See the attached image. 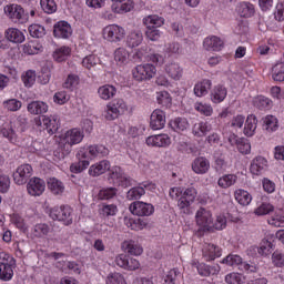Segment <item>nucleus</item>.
Returning <instances> with one entry per match:
<instances>
[{
    "label": "nucleus",
    "instance_id": "nucleus-1",
    "mask_svg": "<svg viewBox=\"0 0 284 284\" xmlns=\"http://www.w3.org/2000/svg\"><path fill=\"white\" fill-rule=\"evenodd\" d=\"M85 139V133L79 128H73L64 132L60 138V148L64 154L72 152L73 145H79Z\"/></svg>",
    "mask_w": 284,
    "mask_h": 284
},
{
    "label": "nucleus",
    "instance_id": "nucleus-2",
    "mask_svg": "<svg viewBox=\"0 0 284 284\" xmlns=\"http://www.w3.org/2000/svg\"><path fill=\"white\" fill-rule=\"evenodd\" d=\"M4 14L12 23H19L21 26L28 23L30 20V14L26 12V9L21 4H7L4 7Z\"/></svg>",
    "mask_w": 284,
    "mask_h": 284
},
{
    "label": "nucleus",
    "instance_id": "nucleus-3",
    "mask_svg": "<svg viewBox=\"0 0 284 284\" xmlns=\"http://www.w3.org/2000/svg\"><path fill=\"white\" fill-rule=\"evenodd\" d=\"M221 263L223 265H229V267H237L240 272H247V274H254L255 272H258V267L256 265L243 262V257L236 254H229L221 261Z\"/></svg>",
    "mask_w": 284,
    "mask_h": 284
},
{
    "label": "nucleus",
    "instance_id": "nucleus-4",
    "mask_svg": "<svg viewBox=\"0 0 284 284\" xmlns=\"http://www.w3.org/2000/svg\"><path fill=\"white\" fill-rule=\"evenodd\" d=\"M0 280L1 281H11L12 276H14V265H17V261L14 257L8 253H0Z\"/></svg>",
    "mask_w": 284,
    "mask_h": 284
},
{
    "label": "nucleus",
    "instance_id": "nucleus-5",
    "mask_svg": "<svg viewBox=\"0 0 284 284\" xmlns=\"http://www.w3.org/2000/svg\"><path fill=\"white\" fill-rule=\"evenodd\" d=\"M49 216L53 221H60L63 225H72L73 211L69 205L54 206L50 210Z\"/></svg>",
    "mask_w": 284,
    "mask_h": 284
},
{
    "label": "nucleus",
    "instance_id": "nucleus-6",
    "mask_svg": "<svg viewBox=\"0 0 284 284\" xmlns=\"http://www.w3.org/2000/svg\"><path fill=\"white\" fill-rule=\"evenodd\" d=\"M156 75V67L150 63L139 64L132 69V78L134 81H150Z\"/></svg>",
    "mask_w": 284,
    "mask_h": 284
},
{
    "label": "nucleus",
    "instance_id": "nucleus-7",
    "mask_svg": "<svg viewBox=\"0 0 284 284\" xmlns=\"http://www.w3.org/2000/svg\"><path fill=\"white\" fill-rule=\"evenodd\" d=\"M102 37L109 43H119L125 39V29L119 24H109L103 29Z\"/></svg>",
    "mask_w": 284,
    "mask_h": 284
},
{
    "label": "nucleus",
    "instance_id": "nucleus-8",
    "mask_svg": "<svg viewBox=\"0 0 284 284\" xmlns=\"http://www.w3.org/2000/svg\"><path fill=\"white\" fill-rule=\"evenodd\" d=\"M195 222L201 232H210L212 230V212L207 209H199L195 213Z\"/></svg>",
    "mask_w": 284,
    "mask_h": 284
},
{
    "label": "nucleus",
    "instance_id": "nucleus-9",
    "mask_svg": "<svg viewBox=\"0 0 284 284\" xmlns=\"http://www.w3.org/2000/svg\"><path fill=\"white\" fill-rule=\"evenodd\" d=\"M78 162H74L70 165V170L73 174H81L84 170L90 168V156L88 151L84 148L80 149L77 153Z\"/></svg>",
    "mask_w": 284,
    "mask_h": 284
},
{
    "label": "nucleus",
    "instance_id": "nucleus-10",
    "mask_svg": "<svg viewBox=\"0 0 284 284\" xmlns=\"http://www.w3.org/2000/svg\"><path fill=\"white\" fill-rule=\"evenodd\" d=\"M129 210L131 214H134L135 216H152V214H154V205L143 201L131 203Z\"/></svg>",
    "mask_w": 284,
    "mask_h": 284
},
{
    "label": "nucleus",
    "instance_id": "nucleus-11",
    "mask_svg": "<svg viewBox=\"0 0 284 284\" xmlns=\"http://www.w3.org/2000/svg\"><path fill=\"white\" fill-rule=\"evenodd\" d=\"M32 176V166L30 164H22L17 168L13 173V181L16 185H26Z\"/></svg>",
    "mask_w": 284,
    "mask_h": 284
},
{
    "label": "nucleus",
    "instance_id": "nucleus-12",
    "mask_svg": "<svg viewBox=\"0 0 284 284\" xmlns=\"http://www.w3.org/2000/svg\"><path fill=\"white\" fill-rule=\"evenodd\" d=\"M27 192L30 196H41L45 192V181L41 178H32L27 183Z\"/></svg>",
    "mask_w": 284,
    "mask_h": 284
},
{
    "label": "nucleus",
    "instance_id": "nucleus-13",
    "mask_svg": "<svg viewBox=\"0 0 284 284\" xmlns=\"http://www.w3.org/2000/svg\"><path fill=\"white\" fill-rule=\"evenodd\" d=\"M110 179L115 185H121L122 187H130L132 185V179L128 178L119 166H114L111 170Z\"/></svg>",
    "mask_w": 284,
    "mask_h": 284
},
{
    "label": "nucleus",
    "instance_id": "nucleus-14",
    "mask_svg": "<svg viewBox=\"0 0 284 284\" xmlns=\"http://www.w3.org/2000/svg\"><path fill=\"white\" fill-rule=\"evenodd\" d=\"M165 123H166L165 111L161 109H155L151 113L150 128L152 130H163V128H165Z\"/></svg>",
    "mask_w": 284,
    "mask_h": 284
},
{
    "label": "nucleus",
    "instance_id": "nucleus-15",
    "mask_svg": "<svg viewBox=\"0 0 284 284\" xmlns=\"http://www.w3.org/2000/svg\"><path fill=\"white\" fill-rule=\"evenodd\" d=\"M171 143L172 139L165 133L146 138V145L151 148H168Z\"/></svg>",
    "mask_w": 284,
    "mask_h": 284
},
{
    "label": "nucleus",
    "instance_id": "nucleus-16",
    "mask_svg": "<svg viewBox=\"0 0 284 284\" xmlns=\"http://www.w3.org/2000/svg\"><path fill=\"white\" fill-rule=\"evenodd\" d=\"M222 251L216 244L205 243L202 248V256L204 261H215L221 257Z\"/></svg>",
    "mask_w": 284,
    "mask_h": 284
},
{
    "label": "nucleus",
    "instance_id": "nucleus-17",
    "mask_svg": "<svg viewBox=\"0 0 284 284\" xmlns=\"http://www.w3.org/2000/svg\"><path fill=\"white\" fill-rule=\"evenodd\" d=\"M53 34L58 39H70L72 37V27L67 21H60L54 24Z\"/></svg>",
    "mask_w": 284,
    "mask_h": 284
},
{
    "label": "nucleus",
    "instance_id": "nucleus-18",
    "mask_svg": "<svg viewBox=\"0 0 284 284\" xmlns=\"http://www.w3.org/2000/svg\"><path fill=\"white\" fill-rule=\"evenodd\" d=\"M210 99L212 103H215V104L223 103V101L227 99V87L223 84H217L213 87L210 93Z\"/></svg>",
    "mask_w": 284,
    "mask_h": 284
},
{
    "label": "nucleus",
    "instance_id": "nucleus-19",
    "mask_svg": "<svg viewBox=\"0 0 284 284\" xmlns=\"http://www.w3.org/2000/svg\"><path fill=\"white\" fill-rule=\"evenodd\" d=\"M141 43H143V31L139 28L130 30L126 36L128 48H139Z\"/></svg>",
    "mask_w": 284,
    "mask_h": 284
},
{
    "label": "nucleus",
    "instance_id": "nucleus-20",
    "mask_svg": "<svg viewBox=\"0 0 284 284\" xmlns=\"http://www.w3.org/2000/svg\"><path fill=\"white\" fill-rule=\"evenodd\" d=\"M165 73L170 79H173V81H181L183 77V68L178 62H169L165 64Z\"/></svg>",
    "mask_w": 284,
    "mask_h": 284
},
{
    "label": "nucleus",
    "instance_id": "nucleus-21",
    "mask_svg": "<svg viewBox=\"0 0 284 284\" xmlns=\"http://www.w3.org/2000/svg\"><path fill=\"white\" fill-rule=\"evenodd\" d=\"M193 265L196 267L200 276H215L221 272V266L219 264L210 266L205 263H194Z\"/></svg>",
    "mask_w": 284,
    "mask_h": 284
},
{
    "label": "nucleus",
    "instance_id": "nucleus-22",
    "mask_svg": "<svg viewBox=\"0 0 284 284\" xmlns=\"http://www.w3.org/2000/svg\"><path fill=\"white\" fill-rule=\"evenodd\" d=\"M192 171L195 174H207L210 172V160L200 156L192 162Z\"/></svg>",
    "mask_w": 284,
    "mask_h": 284
},
{
    "label": "nucleus",
    "instance_id": "nucleus-23",
    "mask_svg": "<svg viewBox=\"0 0 284 284\" xmlns=\"http://www.w3.org/2000/svg\"><path fill=\"white\" fill-rule=\"evenodd\" d=\"M4 38L7 41H10V43H23V41H26V34L18 28H8L4 31Z\"/></svg>",
    "mask_w": 284,
    "mask_h": 284
},
{
    "label": "nucleus",
    "instance_id": "nucleus-24",
    "mask_svg": "<svg viewBox=\"0 0 284 284\" xmlns=\"http://www.w3.org/2000/svg\"><path fill=\"white\" fill-rule=\"evenodd\" d=\"M42 123L49 134H54L59 130V115H42Z\"/></svg>",
    "mask_w": 284,
    "mask_h": 284
},
{
    "label": "nucleus",
    "instance_id": "nucleus-25",
    "mask_svg": "<svg viewBox=\"0 0 284 284\" xmlns=\"http://www.w3.org/2000/svg\"><path fill=\"white\" fill-rule=\"evenodd\" d=\"M235 10L237 14L244 19H250V17H254V13L256 12V10L254 9V4L247 1L239 2Z\"/></svg>",
    "mask_w": 284,
    "mask_h": 284
},
{
    "label": "nucleus",
    "instance_id": "nucleus-26",
    "mask_svg": "<svg viewBox=\"0 0 284 284\" xmlns=\"http://www.w3.org/2000/svg\"><path fill=\"white\" fill-rule=\"evenodd\" d=\"M87 152H88L87 154L90 160L101 159V158L108 156V154H110V150H108V148H105L104 145H101V144L90 145L87 149Z\"/></svg>",
    "mask_w": 284,
    "mask_h": 284
},
{
    "label": "nucleus",
    "instance_id": "nucleus-27",
    "mask_svg": "<svg viewBox=\"0 0 284 284\" xmlns=\"http://www.w3.org/2000/svg\"><path fill=\"white\" fill-rule=\"evenodd\" d=\"M110 170V161L102 160L100 162H97L95 164H92L89 168V176H101V174H105Z\"/></svg>",
    "mask_w": 284,
    "mask_h": 284
},
{
    "label": "nucleus",
    "instance_id": "nucleus-28",
    "mask_svg": "<svg viewBox=\"0 0 284 284\" xmlns=\"http://www.w3.org/2000/svg\"><path fill=\"white\" fill-rule=\"evenodd\" d=\"M267 170V160L263 156H256L251 162V172L255 174V176L261 175L263 172Z\"/></svg>",
    "mask_w": 284,
    "mask_h": 284
},
{
    "label": "nucleus",
    "instance_id": "nucleus-29",
    "mask_svg": "<svg viewBox=\"0 0 284 284\" xmlns=\"http://www.w3.org/2000/svg\"><path fill=\"white\" fill-rule=\"evenodd\" d=\"M210 90H212V80L210 79H204L197 82L193 89L195 97L199 98L207 97Z\"/></svg>",
    "mask_w": 284,
    "mask_h": 284
},
{
    "label": "nucleus",
    "instance_id": "nucleus-30",
    "mask_svg": "<svg viewBox=\"0 0 284 284\" xmlns=\"http://www.w3.org/2000/svg\"><path fill=\"white\" fill-rule=\"evenodd\" d=\"M48 109V103L39 100L30 102L27 106L28 112L34 115L45 114Z\"/></svg>",
    "mask_w": 284,
    "mask_h": 284
},
{
    "label": "nucleus",
    "instance_id": "nucleus-31",
    "mask_svg": "<svg viewBox=\"0 0 284 284\" xmlns=\"http://www.w3.org/2000/svg\"><path fill=\"white\" fill-rule=\"evenodd\" d=\"M203 47L205 50L219 52L223 48V40L216 36L209 37L204 40Z\"/></svg>",
    "mask_w": 284,
    "mask_h": 284
},
{
    "label": "nucleus",
    "instance_id": "nucleus-32",
    "mask_svg": "<svg viewBox=\"0 0 284 284\" xmlns=\"http://www.w3.org/2000/svg\"><path fill=\"white\" fill-rule=\"evenodd\" d=\"M98 94L102 101H110L116 97V87L112 84H104L98 89Z\"/></svg>",
    "mask_w": 284,
    "mask_h": 284
},
{
    "label": "nucleus",
    "instance_id": "nucleus-33",
    "mask_svg": "<svg viewBox=\"0 0 284 284\" xmlns=\"http://www.w3.org/2000/svg\"><path fill=\"white\" fill-rule=\"evenodd\" d=\"M257 125H258V120L256 119V115L254 114L248 115L244 124V135L254 136V134L256 133Z\"/></svg>",
    "mask_w": 284,
    "mask_h": 284
},
{
    "label": "nucleus",
    "instance_id": "nucleus-34",
    "mask_svg": "<svg viewBox=\"0 0 284 284\" xmlns=\"http://www.w3.org/2000/svg\"><path fill=\"white\" fill-rule=\"evenodd\" d=\"M2 136H4V139H8L11 143H16L17 142V129H14V125L12 124V122H7L1 126L0 130Z\"/></svg>",
    "mask_w": 284,
    "mask_h": 284
},
{
    "label": "nucleus",
    "instance_id": "nucleus-35",
    "mask_svg": "<svg viewBox=\"0 0 284 284\" xmlns=\"http://www.w3.org/2000/svg\"><path fill=\"white\" fill-rule=\"evenodd\" d=\"M142 23L145 26V28H161V26L165 23V19H163L161 16L151 14L144 17L142 19Z\"/></svg>",
    "mask_w": 284,
    "mask_h": 284
},
{
    "label": "nucleus",
    "instance_id": "nucleus-36",
    "mask_svg": "<svg viewBox=\"0 0 284 284\" xmlns=\"http://www.w3.org/2000/svg\"><path fill=\"white\" fill-rule=\"evenodd\" d=\"M122 247L132 256H141L143 254V247L132 240L123 242Z\"/></svg>",
    "mask_w": 284,
    "mask_h": 284
},
{
    "label": "nucleus",
    "instance_id": "nucleus-37",
    "mask_svg": "<svg viewBox=\"0 0 284 284\" xmlns=\"http://www.w3.org/2000/svg\"><path fill=\"white\" fill-rule=\"evenodd\" d=\"M113 57L118 65H125L130 61V52L123 47L115 49Z\"/></svg>",
    "mask_w": 284,
    "mask_h": 284
},
{
    "label": "nucleus",
    "instance_id": "nucleus-38",
    "mask_svg": "<svg viewBox=\"0 0 284 284\" xmlns=\"http://www.w3.org/2000/svg\"><path fill=\"white\" fill-rule=\"evenodd\" d=\"M48 234H50V225L45 223L36 224L31 230L33 239H44Z\"/></svg>",
    "mask_w": 284,
    "mask_h": 284
},
{
    "label": "nucleus",
    "instance_id": "nucleus-39",
    "mask_svg": "<svg viewBox=\"0 0 284 284\" xmlns=\"http://www.w3.org/2000/svg\"><path fill=\"white\" fill-rule=\"evenodd\" d=\"M116 212H119V209L115 204L102 203L99 206V214L100 216H102V219H110V216H116Z\"/></svg>",
    "mask_w": 284,
    "mask_h": 284
},
{
    "label": "nucleus",
    "instance_id": "nucleus-40",
    "mask_svg": "<svg viewBox=\"0 0 284 284\" xmlns=\"http://www.w3.org/2000/svg\"><path fill=\"white\" fill-rule=\"evenodd\" d=\"M48 187L52 194L61 195L63 192H65V185H63V182L55 178H51L48 180Z\"/></svg>",
    "mask_w": 284,
    "mask_h": 284
},
{
    "label": "nucleus",
    "instance_id": "nucleus-41",
    "mask_svg": "<svg viewBox=\"0 0 284 284\" xmlns=\"http://www.w3.org/2000/svg\"><path fill=\"white\" fill-rule=\"evenodd\" d=\"M234 196L240 205L246 206L252 203V194L243 189L236 190Z\"/></svg>",
    "mask_w": 284,
    "mask_h": 284
},
{
    "label": "nucleus",
    "instance_id": "nucleus-42",
    "mask_svg": "<svg viewBox=\"0 0 284 284\" xmlns=\"http://www.w3.org/2000/svg\"><path fill=\"white\" fill-rule=\"evenodd\" d=\"M170 126L175 132H185V130H187V128H190V122H187V119L176 118L175 120H172L170 122Z\"/></svg>",
    "mask_w": 284,
    "mask_h": 284
},
{
    "label": "nucleus",
    "instance_id": "nucleus-43",
    "mask_svg": "<svg viewBox=\"0 0 284 284\" xmlns=\"http://www.w3.org/2000/svg\"><path fill=\"white\" fill-rule=\"evenodd\" d=\"M70 54H72V49H70V47H61L54 51L53 59L58 61V63H61L67 61Z\"/></svg>",
    "mask_w": 284,
    "mask_h": 284
},
{
    "label": "nucleus",
    "instance_id": "nucleus-44",
    "mask_svg": "<svg viewBox=\"0 0 284 284\" xmlns=\"http://www.w3.org/2000/svg\"><path fill=\"white\" fill-rule=\"evenodd\" d=\"M210 130H212V126L206 122H199L193 125L194 136H205Z\"/></svg>",
    "mask_w": 284,
    "mask_h": 284
},
{
    "label": "nucleus",
    "instance_id": "nucleus-45",
    "mask_svg": "<svg viewBox=\"0 0 284 284\" xmlns=\"http://www.w3.org/2000/svg\"><path fill=\"white\" fill-rule=\"evenodd\" d=\"M237 176L235 174H226L219 179L217 184L220 187L226 190V187H232L237 181Z\"/></svg>",
    "mask_w": 284,
    "mask_h": 284
},
{
    "label": "nucleus",
    "instance_id": "nucleus-46",
    "mask_svg": "<svg viewBox=\"0 0 284 284\" xmlns=\"http://www.w3.org/2000/svg\"><path fill=\"white\" fill-rule=\"evenodd\" d=\"M143 195H145V190L140 184V185L132 187L128 191L126 199L129 201H139V199H141V196H143Z\"/></svg>",
    "mask_w": 284,
    "mask_h": 284
},
{
    "label": "nucleus",
    "instance_id": "nucleus-47",
    "mask_svg": "<svg viewBox=\"0 0 284 284\" xmlns=\"http://www.w3.org/2000/svg\"><path fill=\"white\" fill-rule=\"evenodd\" d=\"M264 129L266 132H276L278 130V120L274 115H266L264 118Z\"/></svg>",
    "mask_w": 284,
    "mask_h": 284
},
{
    "label": "nucleus",
    "instance_id": "nucleus-48",
    "mask_svg": "<svg viewBox=\"0 0 284 284\" xmlns=\"http://www.w3.org/2000/svg\"><path fill=\"white\" fill-rule=\"evenodd\" d=\"M268 225H272L273 227H284V212L278 211L274 213L268 220Z\"/></svg>",
    "mask_w": 284,
    "mask_h": 284
},
{
    "label": "nucleus",
    "instance_id": "nucleus-49",
    "mask_svg": "<svg viewBox=\"0 0 284 284\" xmlns=\"http://www.w3.org/2000/svg\"><path fill=\"white\" fill-rule=\"evenodd\" d=\"M22 52L24 54H39L41 52V44L36 41L27 42L22 45Z\"/></svg>",
    "mask_w": 284,
    "mask_h": 284
},
{
    "label": "nucleus",
    "instance_id": "nucleus-50",
    "mask_svg": "<svg viewBox=\"0 0 284 284\" xmlns=\"http://www.w3.org/2000/svg\"><path fill=\"white\" fill-rule=\"evenodd\" d=\"M253 104L258 110H270V108H272V100H270V98L260 95L254 99Z\"/></svg>",
    "mask_w": 284,
    "mask_h": 284
},
{
    "label": "nucleus",
    "instance_id": "nucleus-51",
    "mask_svg": "<svg viewBox=\"0 0 284 284\" xmlns=\"http://www.w3.org/2000/svg\"><path fill=\"white\" fill-rule=\"evenodd\" d=\"M2 105L4 110H8V112H19L23 104L18 99H9L3 101Z\"/></svg>",
    "mask_w": 284,
    "mask_h": 284
},
{
    "label": "nucleus",
    "instance_id": "nucleus-52",
    "mask_svg": "<svg viewBox=\"0 0 284 284\" xmlns=\"http://www.w3.org/2000/svg\"><path fill=\"white\" fill-rule=\"evenodd\" d=\"M272 78L274 81H284V62H277L272 68Z\"/></svg>",
    "mask_w": 284,
    "mask_h": 284
},
{
    "label": "nucleus",
    "instance_id": "nucleus-53",
    "mask_svg": "<svg viewBox=\"0 0 284 284\" xmlns=\"http://www.w3.org/2000/svg\"><path fill=\"white\" fill-rule=\"evenodd\" d=\"M194 109L196 112H200V114H203L204 116H212L214 113V109L212 108V104L196 102L194 104Z\"/></svg>",
    "mask_w": 284,
    "mask_h": 284
},
{
    "label": "nucleus",
    "instance_id": "nucleus-54",
    "mask_svg": "<svg viewBox=\"0 0 284 284\" xmlns=\"http://www.w3.org/2000/svg\"><path fill=\"white\" fill-rule=\"evenodd\" d=\"M133 8H134V4H132V2H124L120 6L119 4L111 6V10L115 14H125V12L132 11Z\"/></svg>",
    "mask_w": 284,
    "mask_h": 284
},
{
    "label": "nucleus",
    "instance_id": "nucleus-55",
    "mask_svg": "<svg viewBox=\"0 0 284 284\" xmlns=\"http://www.w3.org/2000/svg\"><path fill=\"white\" fill-rule=\"evenodd\" d=\"M40 6L47 14H54L57 12V2L54 0H40Z\"/></svg>",
    "mask_w": 284,
    "mask_h": 284
},
{
    "label": "nucleus",
    "instance_id": "nucleus-56",
    "mask_svg": "<svg viewBox=\"0 0 284 284\" xmlns=\"http://www.w3.org/2000/svg\"><path fill=\"white\" fill-rule=\"evenodd\" d=\"M179 276H181V272L176 268H172L164 276V284H179Z\"/></svg>",
    "mask_w": 284,
    "mask_h": 284
},
{
    "label": "nucleus",
    "instance_id": "nucleus-57",
    "mask_svg": "<svg viewBox=\"0 0 284 284\" xmlns=\"http://www.w3.org/2000/svg\"><path fill=\"white\" fill-rule=\"evenodd\" d=\"M237 150L241 154H250V152H252V144L250 143V140L240 138L237 141Z\"/></svg>",
    "mask_w": 284,
    "mask_h": 284
},
{
    "label": "nucleus",
    "instance_id": "nucleus-58",
    "mask_svg": "<svg viewBox=\"0 0 284 284\" xmlns=\"http://www.w3.org/2000/svg\"><path fill=\"white\" fill-rule=\"evenodd\" d=\"M29 34L36 39H41L42 37H45V28L40 24H31L29 27Z\"/></svg>",
    "mask_w": 284,
    "mask_h": 284
},
{
    "label": "nucleus",
    "instance_id": "nucleus-59",
    "mask_svg": "<svg viewBox=\"0 0 284 284\" xmlns=\"http://www.w3.org/2000/svg\"><path fill=\"white\" fill-rule=\"evenodd\" d=\"M36 81L37 73H34V71L29 70L24 74H22V82L26 85V88H32Z\"/></svg>",
    "mask_w": 284,
    "mask_h": 284
},
{
    "label": "nucleus",
    "instance_id": "nucleus-60",
    "mask_svg": "<svg viewBox=\"0 0 284 284\" xmlns=\"http://www.w3.org/2000/svg\"><path fill=\"white\" fill-rule=\"evenodd\" d=\"M272 252V242L268 240H262L260 243V247H257V254L260 256H270V253Z\"/></svg>",
    "mask_w": 284,
    "mask_h": 284
},
{
    "label": "nucleus",
    "instance_id": "nucleus-61",
    "mask_svg": "<svg viewBox=\"0 0 284 284\" xmlns=\"http://www.w3.org/2000/svg\"><path fill=\"white\" fill-rule=\"evenodd\" d=\"M190 205H192V202L183 195L178 200V207L181 214H191Z\"/></svg>",
    "mask_w": 284,
    "mask_h": 284
},
{
    "label": "nucleus",
    "instance_id": "nucleus-62",
    "mask_svg": "<svg viewBox=\"0 0 284 284\" xmlns=\"http://www.w3.org/2000/svg\"><path fill=\"white\" fill-rule=\"evenodd\" d=\"M98 63H99V57L94 54L87 55L82 60V65L87 70H92V68H94V65H97Z\"/></svg>",
    "mask_w": 284,
    "mask_h": 284
},
{
    "label": "nucleus",
    "instance_id": "nucleus-63",
    "mask_svg": "<svg viewBox=\"0 0 284 284\" xmlns=\"http://www.w3.org/2000/svg\"><path fill=\"white\" fill-rule=\"evenodd\" d=\"M106 284H126L125 277L121 273H110L106 277Z\"/></svg>",
    "mask_w": 284,
    "mask_h": 284
},
{
    "label": "nucleus",
    "instance_id": "nucleus-64",
    "mask_svg": "<svg viewBox=\"0 0 284 284\" xmlns=\"http://www.w3.org/2000/svg\"><path fill=\"white\" fill-rule=\"evenodd\" d=\"M272 263L275 267H284V254L280 251H275L272 254Z\"/></svg>",
    "mask_w": 284,
    "mask_h": 284
}]
</instances>
